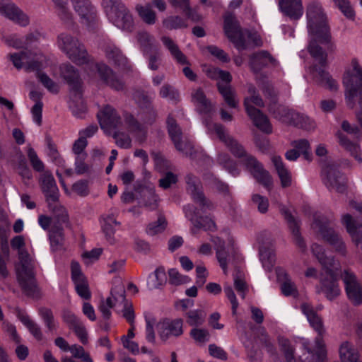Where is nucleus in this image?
Segmentation results:
<instances>
[{"instance_id": "f257e3e1", "label": "nucleus", "mask_w": 362, "mask_h": 362, "mask_svg": "<svg viewBox=\"0 0 362 362\" xmlns=\"http://www.w3.org/2000/svg\"><path fill=\"white\" fill-rule=\"evenodd\" d=\"M214 131L230 152L235 157L241 159L243 165L254 179L265 189L269 190L272 187L273 180L269 171L264 168L263 165L255 156L248 154L244 146L236 139L227 134L222 124H215Z\"/></svg>"}, {"instance_id": "de8ad7c7", "label": "nucleus", "mask_w": 362, "mask_h": 362, "mask_svg": "<svg viewBox=\"0 0 362 362\" xmlns=\"http://www.w3.org/2000/svg\"><path fill=\"white\" fill-rule=\"evenodd\" d=\"M162 24L164 28L172 30L187 27V20L179 16H169L163 18Z\"/></svg>"}, {"instance_id": "a211bd4d", "label": "nucleus", "mask_w": 362, "mask_h": 362, "mask_svg": "<svg viewBox=\"0 0 362 362\" xmlns=\"http://www.w3.org/2000/svg\"><path fill=\"white\" fill-rule=\"evenodd\" d=\"M343 281L348 298L355 305L362 303V286L357 281L356 276L345 270L343 274Z\"/></svg>"}, {"instance_id": "2f4dec72", "label": "nucleus", "mask_w": 362, "mask_h": 362, "mask_svg": "<svg viewBox=\"0 0 362 362\" xmlns=\"http://www.w3.org/2000/svg\"><path fill=\"white\" fill-rule=\"evenodd\" d=\"M342 223L345 226L355 245L357 247L361 245L362 243V224L354 220L349 214H346L342 216Z\"/></svg>"}, {"instance_id": "c756f323", "label": "nucleus", "mask_w": 362, "mask_h": 362, "mask_svg": "<svg viewBox=\"0 0 362 362\" xmlns=\"http://www.w3.org/2000/svg\"><path fill=\"white\" fill-rule=\"evenodd\" d=\"M276 59L267 50H260L254 53L250 59V64L255 72H259L269 64L274 65Z\"/></svg>"}, {"instance_id": "20e7f679", "label": "nucleus", "mask_w": 362, "mask_h": 362, "mask_svg": "<svg viewBox=\"0 0 362 362\" xmlns=\"http://www.w3.org/2000/svg\"><path fill=\"white\" fill-rule=\"evenodd\" d=\"M306 18L309 34L315 37L321 44L329 43L330 29L326 14L320 3L312 1L307 6Z\"/></svg>"}, {"instance_id": "393cba45", "label": "nucleus", "mask_w": 362, "mask_h": 362, "mask_svg": "<svg viewBox=\"0 0 362 362\" xmlns=\"http://www.w3.org/2000/svg\"><path fill=\"white\" fill-rule=\"evenodd\" d=\"M0 13L22 26L29 23L28 17L8 0H0Z\"/></svg>"}, {"instance_id": "ea45409f", "label": "nucleus", "mask_w": 362, "mask_h": 362, "mask_svg": "<svg viewBox=\"0 0 362 362\" xmlns=\"http://www.w3.org/2000/svg\"><path fill=\"white\" fill-rule=\"evenodd\" d=\"M302 311L306 315L310 326L321 335L323 334L324 329L322 322L316 312L309 305L303 304Z\"/></svg>"}, {"instance_id": "f3484780", "label": "nucleus", "mask_w": 362, "mask_h": 362, "mask_svg": "<svg viewBox=\"0 0 362 362\" xmlns=\"http://www.w3.org/2000/svg\"><path fill=\"white\" fill-rule=\"evenodd\" d=\"M112 296L115 300V305L122 307V316L132 325L134 323V312L131 303L125 297V290L122 284H119L112 289Z\"/></svg>"}, {"instance_id": "052dcab7", "label": "nucleus", "mask_w": 362, "mask_h": 362, "mask_svg": "<svg viewBox=\"0 0 362 362\" xmlns=\"http://www.w3.org/2000/svg\"><path fill=\"white\" fill-rule=\"evenodd\" d=\"M112 295V293H110ZM115 300L112 296L107 298L105 300H102L99 305V310L100 311L102 316L105 320H109L111 317L110 309L115 307L118 308V305H115Z\"/></svg>"}, {"instance_id": "9b49d317", "label": "nucleus", "mask_w": 362, "mask_h": 362, "mask_svg": "<svg viewBox=\"0 0 362 362\" xmlns=\"http://www.w3.org/2000/svg\"><path fill=\"white\" fill-rule=\"evenodd\" d=\"M207 76L218 81L216 86L218 93L230 107L235 108L238 103L235 99V93L230 86L232 76L230 72L219 68H213L207 71Z\"/></svg>"}, {"instance_id": "39448f33", "label": "nucleus", "mask_w": 362, "mask_h": 362, "mask_svg": "<svg viewBox=\"0 0 362 362\" xmlns=\"http://www.w3.org/2000/svg\"><path fill=\"white\" fill-rule=\"evenodd\" d=\"M317 42L321 43L315 37L309 42L308 47L310 54L316 60H318L317 64H314L311 67V73L314 75L317 83L330 90L337 89V84L329 74L325 71L327 66V55Z\"/></svg>"}, {"instance_id": "13d9d810", "label": "nucleus", "mask_w": 362, "mask_h": 362, "mask_svg": "<svg viewBox=\"0 0 362 362\" xmlns=\"http://www.w3.org/2000/svg\"><path fill=\"white\" fill-rule=\"evenodd\" d=\"M143 196L146 206L152 210L157 208L159 202V197L156 194L154 188H148L144 190Z\"/></svg>"}, {"instance_id": "9d476101", "label": "nucleus", "mask_w": 362, "mask_h": 362, "mask_svg": "<svg viewBox=\"0 0 362 362\" xmlns=\"http://www.w3.org/2000/svg\"><path fill=\"white\" fill-rule=\"evenodd\" d=\"M330 219L325 215L315 214L313 223V228L322 239L334 248V250L344 254L346 247L339 234L330 226Z\"/></svg>"}, {"instance_id": "7ed1b4c3", "label": "nucleus", "mask_w": 362, "mask_h": 362, "mask_svg": "<svg viewBox=\"0 0 362 362\" xmlns=\"http://www.w3.org/2000/svg\"><path fill=\"white\" fill-rule=\"evenodd\" d=\"M353 73L347 72L343 78L345 87V100L346 105L353 109L356 101H358L360 110L356 113V117L362 128V67L356 59L351 60Z\"/></svg>"}, {"instance_id": "412c9836", "label": "nucleus", "mask_w": 362, "mask_h": 362, "mask_svg": "<svg viewBox=\"0 0 362 362\" xmlns=\"http://www.w3.org/2000/svg\"><path fill=\"white\" fill-rule=\"evenodd\" d=\"M337 269L331 267L325 269L327 276L320 281L322 291L329 300H334L340 293L337 275L334 272V269Z\"/></svg>"}, {"instance_id": "c9c22d12", "label": "nucleus", "mask_w": 362, "mask_h": 362, "mask_svg": "<svg viewBox=\"0 0 362 362\" xmlns=\"http://www.w3.org/2000/svg\"><path fill=\"white\" fill-rule=\"evenodd\" d=\"M209 238L211 239L214 244L216 258L219 263V265L222 269L223 273L225 274H227L228 253L225 249V242L218 237H213L211 235H209Z\"/></svg>"}, {"instance_id": "6ab92c4d", "label": "nucleus", "mask_w": 362, "mask_h": 362, "mask_svg": "<svg viewBox=\"0 0 362 362\" xmlns=\"http://www.w3.org/2000/svg\"><path fill=\"white\" fill-rule=\"evenodd\" d=\"M101 129L107 131H115L120 127L121 119L115 110L110 106L104 107L97 115Z\"/></svg>"}, {"instance_id": "f03ea898", "label": "nucleus", "mask_w": 362, "mask_h": 362, "mask_svg": "<svg viewBox=\"0 0 362 362\" xmlns=\"http://www.w3.org/2000/svg\"><path fill=\"white\" fill-rule=\"evenodd\" d=\"M11 245L13 249L18 250L19 265L17 267V278L22 289L29 296L35 297L38 289L35 278V261L24 248L25 240L23 236L14 237Z\"/></svg>"}, {"instance_id": "a18cd8bd", "label": "nucleus", "mask_w": 362, "mask_h": 362, "mask_svg": "<svg viewBox=\"0 0 362 362\" xmlns=\"http://www.w3.org/2000/svg\"><path fill=\"white\" fill-rule=\"evenodd\" d=\"M104 50L107 58L114 64L124 65L127 62L126 57L122 54L120 49L115 45H107Z\"/></svg>"}, {"instance_id": "cd10ccee", "label": "nucleus", "mask_w": 362, "mask_h": 362, "mask_svg": "<svg viewBox=\"0 0 362 362\" xmlns=\"http://www.w3.org/2000/svg\"><path fill=\"white\" fill-rule=\"evenodd\" d=\"M186 183L187 193L194 202L197 203L202 209L204 206V195L201 180L192 174H189L186 177Z\"/></svg>"}, {"instance_id": "a878e982", "label": "nucleus", "mask_w": 362, "mask_h": 362, "mask_svg": "<svg viewBox=\"0 0 362 362\" xmlns=\"http://www.w3.org/2000/svg\"><path fill=\"white\" fill-rule=\"evenodd\" d=\"M60 74L66 81L74 93H78L81 91L82 80L78 70L69 64H63L60 66Z\"/></svg>"}, {"instance_id": "774afa93", "label": "nucleus", "mask_w": 362, "mask_h": 362, "mask_svg": "<svg viewBox=\"0 0 362 362\" xmlns=\"http://www.w3.org/2000/svg\"><path fill=\"white\" fill-rule=\"evenodd\" d=\"M333 1L347 18H354L355 12L351 6L349 0H333Z\"/></svg>"}, {"instance_id": "bb28decb", "label": "nucleus", "mask_w": 362, "mask_h": 362, "mask_svg": "<svg viewBox=\"0 0 362 362\" xmlns=\"http://www.w3.org/2000/svg\"><path fill=\"white\" fill-rule=\"evenodd\" d=\"M281 212L293 236L296 245L301 252H304L306 250L307 246L303 238L301 236L298 221L288 209H284L281 210Z\"/></svg>"}, {"instance_id": "680f3d73", "label": "nucleus", "mask_w": 362, "mask_h": 362, "mask_svg": "<svg viewBox=\"0 0 362 362\" xmlns=\"http://www.w3.org/2000/svg\"><path fill=\"white\" fill-rule=\"evenodd\" d=\"M166 226L165 218L163 216H159L156 221L148 226L146 233L150 235H156L162 233L165 229Z\"/></svg>"}, {"instance_id": "4c0bfd02", "label": "nucleus", "mask_w": 362, "mask_h": 362, "mask_svg": "<svg viewBox=\"0 0 362 362\" xmlns=\"http://www.w3.org/2000/svg\"><path fill=\"white\" fill-rule=\"evenodd\" d=\"M337 136L340 145L353 156L359 163H362L360 146L355 142L350 141L343 133L338 132Z\"/></svg>"}, {"instance_id": "473e14b6", "label": "nucleus", "mask_w": 362, "mask_h": 362, "mask_svg": "<svg viewBox=\"0 0 362 362\" xmlns=\"http://www.w3.org/2000/svg\"><path fill=\"white\" fill-rule=\"evenodd\" d=\"M206 185L226 199H229L231 197L230 187L228 183L220 180L215 175L208 173L205 171V186Z\"/></svg>"}, {"instance_id": "dca6fc26", "label": "nucleus", "mask_w": 362, "mask_h": 362, "mask_svg": "<svg viewBox=\"0 0 362 362\" xmlns=\"http://www.w3.org/2000/svg\"><path fill=\"white\" fill-rule=\"evenodd\" d=\"M157 332L163 341L178 337L183 334V321L181 319H165L157 324Z\"/></svg>"}, {"instance_id": "6e6d98bb", "label": "nucleus", "mask_w": 362, "mask_h": 362, "mask_svg": "<svg viewBox=\"0 0 362 362\" xmlns=\"http://www.w3.org/2000/svg\"><path fill=\"white\" fill-rule=\"evenodd\" d=\"M38 313L49 331L52 332L56 329V322L52 311L50 309L47 308H40L38 310Z\"/></svg>"}, {"instance_id": "2eb2a0df", "label": "nucleus", "mask_w": 362, "mask_h": 362, "mask_svg": "<svg viewBox=\"0 0 362 362\" xmlns=\"http://www.w3.org/2000/svg\"><path fill=\"white\" fill-rule=\"evenodd\" d=\"M223 30L228 40L237 48L245 49L246 41L239 22L232 13H226L223 16Z\"/></svg>"}, {"instance_id": "79ce46f5", "label": "nucleus", "mask_w": 362, "mask_h": 362, "mask_svg": "<svg viewBox=\"0 0 362 362\" xmlns=\"http://www.w3.org/2000/svg\"><path fill=\"white\" fill-rule=\"evenodd\" d=\"M101 225L102 229L105 234L107 240L110 242V243H114L115 226L119 225V223L116 221L113 215H107L103 217Z\"/></svg>"}, {"instance_id": "ddd939ff", "label": "nucleus", "mask_w": 362, "mask_h": 362, "mask_svg": "<svg viewBox=\"0 0 362 362\" xmlns=\"http://www.w3.org/2000/svg\"><path fill=\"white\" fill-rule=\"evenodd\" d=\"M322 180L327 187L344 193L346 190V177L334 163H326L322 168Z\"/></svg>"}, {"instance_id": "69168bd1", "label": "nucleus", "mask_w": 362, "mask_h": 362, "mask_svg": "<svg viewBox=\"0 0 362 362\" xmlns=\"http://www.w3.org/2000/svg\"><path fill=\"white\" fill-rule=\"evenodd\" d=\"M259 257L261 261L272 266L275 261V254L274 250L271 247L264 245L259 246Z\"/></svg>"}, {"instance_id": "72a5a7b5", "label": "nucleus", "mask_w": 362, "mask_h": 362, "mask_svg": "<svg viewBox=\"0 0 362 362\" xmlns=\"http://www.w3.org/2000/svg\"><path fill=\"white\" fill-rule=\"evenodd\" d=\"M272 162L275 168L276 173L280 179L281 185L286 188L291 185V174L286 168L282 158L279 156H274L272 158Z\"/></svg>"}, {"instance_id": "0eeeda50", "label": "nucleus", "mask_w": 362, "mask_h": 362, "mask_svg": "<svg viewBox=\"0 0 362 362\" xmlns=\"http://www.w3.org/2000/svg\"><path fill=\"white\" fill-rule=\"evenodd\" d=\"M249 90L250 92L252 91L253 95L244 100L246 113L257 128L262 132L269 134L272 132V127L267 116L252 105L262 107L264 105V101L259 95L255 94V88H250Z\"/></svg>"}, {"instance_id": "4468645a", "label": "nucleus", "mask_w": 362, "mask_h": 362, "mask_svg": "<svg viewBox=\"0 0 362 362\" xmlns=\"http://www.w3.org/2000/svg\"><path fill=\"white\" fill-rule=\"evenodd\" d=\"M69 225L68 213L66 209H62L61 213L56 216L55 221L49 230L50 245L53 251L61 250L64 248V227H69Z\"/></svg>"}, {"instance_id": "7c9ffc66", "label": "nucleus", "mask_w": 362, "mask_h": 362, "mask_svg": "<svg viewBox=\"0 0 362 362\" xmlns=\"http://www.w3.org/2000/svg\"><path fill=\"white\" fill-rule=\"evenodd\" d=\"M41 187L47 201H57L59 198V189L54 177L49 172H45L42 175Z\"/></svg>"}, {"instance_id": "603ef678", "label": "nucleus", "mask_w": 362, "mask_h": 362, "mask_svg": "<svg viewBox=\"0 0 362 362\" xmlns=\"http://www.w3.org/2000/svg\"><path fill=\"white\" fill-rule=\"evenodd\" d=\"M281 351L284 353L286 362H296L294 356L295 349L288 339L279 337L278 339Z\"/></svg>"}, {"instance_id": "aec40b11", "label": "nucleus", "mask_w": 362, "mask_h": 362, "mask_svg": "<svg viewBox=\"0 0 362 362\" xmlns=\"http://www.w3.org/2000/svg\"><path fill=\"white\" fill-rule=\"evenodd\" d=\"M75 11L80 17L81 23L89 26L96 20V10L89 0H71Z\"/></svg>"}, {"instance_id": "c03bdc74", "label": "nucleus", "mask_w": 362, "mask_h": 362, "mask_svg": "<svg viewBox=\"0 0 362 362\" xmlns=\"http://www.w3.org/2000/svg\"><path fill=\"white\" fill-rule=\"evenodd\" d=\"M339 356L342 362H360L357 351L348 341L342 343L340 346Z\"/></svg>"}, {"instance_id": "b1692460", "label": "nucleus", "mask_w": 362, "mask_h": 362, "mask_svg": "<svg viewBox=\"0 0 362 362\" xmlns=\"http://www.w3.org/2000/svg\"><path fill=\"white\" fill-rule=\"evenodd\" d=\"M89 67L93 70H96L100 79L115 90L123 88V83L114 74L111 69L103 63H91Z\"/></svg>"}, {"instance_id": "5fc2aeb1", "label": "nucleus", "mask_w": 362, "mask_h": 362, "mask_svg": "<svg viewBox=\"0 0 362 362\" xmlns=\"http://www.w3.org/2000/svg\"><path fill=\"white\" fill-rule=\"evenodd\" d=\"M292 146L296 150L300 152V154H303L305 160L310 161L312 160V154L310 151V146L308 141L305 139L295 140L291 143Z\"/></svg>"}, {"instance_id": "8fccbe9b", "label": "nucleus", "mask_w": 362, "mask_h": 362, "mask_svg": "<svg viewBox=\"0 0 362 362\" xmlns=\"http://www.w3.org/2000/svg\"><path fill=\"white\" fill-rule=\"evenodd\" d=\"M167 124H168V134H169V135L171 138V140L173 141L176 149L182 150V148L178 144L179 140H180L181 139H182L184 137L182 136L180 128L177 126L175 120L170 117H169L168 118Z\"/></svg>"}, {"instance_id": "423d86ee", "label": "nucleus", "mask_w": 362, "mask_h": 362, "mask_svg": "<svg viewBox=\"0 0 362 362\" xmlns=\"http://www.w3.org/2000/svg\"><path fill=\"white\" fill-rule=\"evenodd\" d=\"M102 5L109 21L115 26L128 33L134 30L132 15L121 0H103Z\"/></svg>"}, {"instance_id": "f8f14e48", "label": "nucleus", "mask_w": 362, "mask_h": 362, "mask_svg": "<svg viewBox=\"0 0 362 362\" xmlns=\"http://www.w3.org/2000/svg\"><path fill=\"white\" fill-rule=\"evenodd\" d=\"M156 112L151 106L148 105L146 110L140 113V118L144 124H140L132 115H127L125 117V124L131 134H132L136 140L139 142L145 141L147 135V124H151L156 119Z\"/></svg>"}, {"instance_id": "3c124183", "label": "nucleus", "mask_w": 362, "mask_h": 362, "mask_svg": "<svg viewBox=\"0 0 362 362\" xmlns=\"http://www.w3.org/2000/svg\"><path fill=\"white\" fill-rule=\"evenodd\" d=\"M40 71H35L38 81L51 93L57 94L59 92V85L54 81L47 74Z\"/></svg>"}, {"instance_id": "6e6552de", "label": "nucleus", "mask_w": 362, "mask_h": 362, "mask_svg": "<svg viewBox=\"0 0 362 362\" xmlns=\"http://www.w3.org/2000/svg\"><path fill=\"white\" fill-rule=\"evenodd\" d=\"M7 57L17 69L24 68L28 72L38 71L48 66L47 58L41 52L23 50L10 53Z\"/></svg>"}, {"instance_id": "49530a36", "label": "nucleus", "mask_w": 362, "mask_h": 362, "mask_svg": "<svg viewBox=\"0 0 362 362\" xmlns=\"http://www.w3.org/2000/svg\"><path fill=\"white\" fill-rule=\"evenodd\" d=\"M166 282V275L164 268H157L155 272L149 275L148 286L150 289H157Z\"/></svg>"}, {"instance_id": "58836bf2", "label": "nucleus", "mask_w": 362, "mask_h": 362, "mask_svg": "<svg viewBox=\"0 0 362 362\" xmlns=\"http://www.w3.org/2000/svg\"><path fill=\"white\" fill-rule=\"evenodd\" d=\"M138 16L147 25H154L157 21V15L150 3L137 4L135 8Z\"/></svg>"}, {"instance_id": "4d7b16f0", "label": "nucleus", "mask_w": 362, "mask_h": 362, "mask_svg": "<svg viewBox=\"0 0 362 362\" xmlns=\"http://www.w3.org/2000/svg\"><path fill=\"white\" fill-rule=\"evenodd\" d=\"M74 98L79 100L78 105L73 99L70 102L69 107L75 117L82 118L86 112V107L81 98V91L78 93H75Z\"/></svg>"}, {"instance_id": "e433bc0d", "label": "nucleus", "mask_w": 362, "mask_h": 362, "mask_svg": "<svg viewBox=\"0 0 362 362\" xmlns=\"http://www.w3.org/2000/svg\"><path fill=\"white\" fill-rule=\"evenodd\" d=\"M56 13L64 24L67 26L74 23L73 14L68 7L67 0H52Z\"/></svg>"}, {"instance_id": "c85d7f7f", "label": "nucleus", "mask_w": 362, "mask_h": 362, "mask_svg": "<svg viewBox=\"0 0 362 362\" xmlns=\"http://www.w3.org/2000/svg\"><path fill=\"white\" fill-rule=\"evenodd\" d=\"M280 11L291 20H299L303 14L301 0H278Z\"/></svg>"}, {"instance_id": "bf43d9fd", "label": "nucleus", "mask_w": 362, "mask_h": 362, "mask_svg": "<svg viewBox=\"0 0 362 362\" xmlns=\"http://www.w3.org/2000/svg\"><path fill=\"white\" fill-rule=\"evenodd\" d=\"M33 36L28 35L26 37V39L19 38L16 35H11L4 37V42L8 46L13 47L15 49H21L24 48L28 45V39L30 37H33Z\"/></svg>"}, {"instance_id": "5701e85b", "label": "nucleus", "mask_w": 362, "mask_h": 362, "mask_svg": "<svg viewBox=\"0 0 362 362\" xmlns=\"http://www.w3.org/2000/svg\"><path fill=\"white\" fill-rule=\"evenodd\" d=\"M280 115L284 121L298 128L310 129L313 127V122L308 116L293 110L283 107Z\"/></svg>"}, {"instance_id": "f704fd0d", "label": "nucleus", "mask_w": 362, "mask_h": 362, "mask_svg": "<svg viewBox=\"0 0 362 362\" xmlns=\"http://www.w3.org/2000/svg\"><path fill=\"white\" fill-rule=\"evenodd\" d=\"M311 249L313 255L317 257L324 269H327V268L331 267H338V262L333 256H327L325 253L324 247L322 245L314 243L313 244Z\"/></svg>"}, {"instance_id": "09e8293b", "label": "nucleus", "mask_w": 362, "mask_h": 362, "mask_svg": "<svg viewBox=\"0 0 362 362\" xmlns=\"http://www.w3.org/2000/svg\"><path fill=\"white\" fill-rule=\"evenodd\" d=\"M18 318L37 340L40 341L42 339L43 335L40 327L28 315L20 313Z\"/></svg>"}, {"instance_id": "e2e57ef3", "label": "nucleus", "mask_w": 362, "mask_h": 362, "mask_svg": "<svg viewBox=\"0 0 362 362\" xmlns=\"http://www.w3.org/2000/svg\"><path fill=\"white\" fill-rule=\"evenodd\" d=\"M168 275L170 283L175 286L185 284L190 281L189 276L180 274L177 269H169Z\"/></svg>"}, {"instance_id": "37998d69", "label": "nucleus", "mask_w": 362, "mask_h": 362, "mask_svg": "<svg viewBox=\"0 0 362 362\" xmlns=\"http://www.w3.org/2000/svg\"><path fill=\"white\" fill-rule=\"evenodd\" d=\"M218 162L232 176L237 177L240 175V170L237 162L231 158L228 154H219Z\"/></svg>"}, {"instance_id": "864d4df0", "label": "nucleus", "mask_w": 362, "mask_h": 362, "mask_svg": "<svg viewBox=\"0 0 362 362\" xmlns=\"http://www.w3.org/2000/svg\"><path fill=\"white\" fill-rule=\"evenodd\" d=\"M159 95L161 98L174 103H176L180 100L178 91L169 84H165L160 88Z\"/></svg>"}, {"instance_id": "0e129e2a", "label": "nucleus", "mask_w": 362, "mask_h": 362, "mask_svg": "<svg viewBox=\"0 0 362 362\" xmlns=\"http://www.w3.org/2000/svg\"><path fill=\"white\" fill-rule=\"evenodd\" d=\"M185 210L186 216L191 220V221L193 224V227L192 228V230H191L192 233L193 234L198 233L199 230L202 228V218L198 219L195 211L191 206L185 208Z\"/></svg>"}, {"instance_id": "1a4fd4ad", "label": "nucleus", "mask_w": 362, "mask_h": 362, "mask_svg": "<svg viewBox=\"0 0 362 362\" xmlns=\"http://www.w3.org/2000/svg\"><path fill=\"white\" fill-rule=\"evenodd\" d=\"M57 46L67 57L76 64L88 62V55L78 40L68 33H61L57 37Z\"/></svg>"}, {"instance_id": "4be33fe9", "label": "nucleus", "mask_w": 362, "mask_h": 362, "mask_svg": "<svg viewBox=\"0 0 362 362\" xmlns=\"http://www.w3.org/2000/svg\"><path fill=\"white\" fill-rule=\"evenodd\" d=\"M62 317L69 329L74 330L81 342L83 344H86L88 342V334L81 320L69 310H64Z\"/></svg>"}, {"instance_id": "a19ab883", "label": "nucleus", "mask_w": 362, "mask_h": 362, "mask_svg": "<svg viewBox=\"0 0 362 362\" xmlns=\"http://www.w3.org/2000/svg\"><path fill=\"white\" fill-rule=\"evenodd\" d=\"M161 41L169 50L173 58L181 64H187V59L185 55L180 50L177 45L169 37L163 36Z\"/></svg>"}, {"instance_id": "338daca9", "label": "nucleus", "mask_w": 362, "mask_h": 362, "mask_svg": "<svg viewBox=\"0 0 362 362\" xmlns=\"http://www.w3.org/2000/svg\"><path fill=\"white\" fill-rule=\"evenodd\" d=\"M187 322L192 327H197L204 322V314L202 310H193L187 313Z\"/></svg>"}]
</instances>
